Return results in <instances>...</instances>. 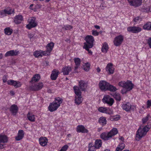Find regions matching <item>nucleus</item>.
Masks as SVG:
<instances>
[{
  "label": "nucleus",
  "instance_id": "20e7f679",
  "mask_svg": "<svg viewBox=\"0 0 151 151\" xmlns=\"http://www.w3.org/2000/svg\"><path fill=\"white\" fill-rule=\"evenodd\" d=\"M86 42L84 43V46L85 48H87V46H88L89 48H92L93 45V42L94 41L93 37L91 35H87L85 38Z\"/></svg>",
  "mask_w": 151,
  "mask_h": 151
},
{
  "label": "nucleus",
  "instance_id": "a878e982",
  "mask_svg": "<svg viewBox=\"0 0 151 151\" xmlns=\"http://www.w3.org/2000/svg\"><path fill=\"white\" fill-rule=\"evenodd\" d=\"M79 85L81 91H84L86 88L87 84L84 81L81 80L79 82Z\"/></svg>",
  "mask_w": 151,
  "mask_h": 151
},
{
  "label": "nucleus",
  "instance_id": "412c9836",
  "mask_svg": "<svg viewBox=\"0 0 151 151\" xmlns=\"http://www.w3.org/2000/svg\"><path fill=\"white\" fill-rule=\"evenodd\" d=\"M19 53V51L17 50H12L7 52L5 54V56L7 57L9 56H16Z\"/></svg>",
  "mask_w": 151,
  "mask_h": 151
},
{
  "label": "nucleus",
  "instance_id": "0eeeda50",
  "mask_svg": "<svg viewBox=\"0 0 151 151\" xmlns=\"http://www.w3.org/2000/svg\"><path fill=\"white\" fill-rule=\"evenodd\" d=\"M28 24L26 26V28L29 29L34 28L37 25V23L36 21L35 17H31L27 20Z\"/></svg>",
  "mask_w": 151,
  "mask_h": 151
},
{
  "label": "nucleus",
  "instance_id": "052dcab7",
  "mask_svg": "<svg viewBox=\"0 0 151 151\" xmlns=\"http://www.w3.org/2000/svg\"><path fill=\"white\" fill-rule=\"evenodd\" d=\"M94 27L96 29H100V27L98 25H96L94 26Z\"/></svg>",
  "mask_w": 151,
  "mask_h": 151
},
{
  "label": "nucleus",
  "instance_id": "b1692460",
  "mask_svg": "<svg viewBox=\"0 0 151 151\" xmlns=\"http://www.w3.org/2000/svg\"><path fill=\"white\" fill-rule=\"evenodd\" d=\"M24 133L22 130H19L18 131L17 136L15 137V139L17 141H19L22 139L24 137Z\"/></svg>",
  "mask_w": 151,
  "mask_h": 151
},
{
  "label": "nucleus",
  "instance_id": "cd10ccee",
  "mask_svg": "<svg viewBox=\"0 0 151 151\" xmlns=\"http://www.w3.org/2000/svg\"><path fill=\"white\" fill-rule=\"evenodd\" d=\"M71 70V67L69 66H65L62 68V72L64 75H68Z\"/></svg>",
  "mask_w": 151,
  "mask_h": 151
},
{
  "label": "nucleus",
  "instance_id": "f704fd0d",
  "mask_svg": "<svg viewBox=\"0 0 151 151\" xmlns=\"http://www.w3.org/2000/svg\"><path fill=\"white\" fill-rule=\"evenodd\" d=\"M109 132L111 138L118 133V131L116 128H114Z\"/></svg>",
  "mask_w": 151,
  "mask_h": 151
},
{
  "label": "nucleus",
  "instance_id": "a19ab883",
  "mask_svg": "<svg viewBox=\"0 0 151 151\" xmlns=\"http://www.w3.org/2000/svg\"><path fill=\"white\" fill-rule=\"evenodd\" d=\"M124 147L125 145L124 143H120L118 145L115 151H121Z\"/></svg>",
  "mask_w": 151,
  "mask_h": 151
},
{
  "label": "nucleus",
  "instance_id": "4c0bfd02",
  "mask_svg": "<svg viewBox=\"0 0 151 151\" xmlns=\"http://www.w3.org/2000/svg\"><path fill=\"white\" fill-rule=\"evenodd\" d=\"M5 33L7 35H11L12 32L13 30L10 27H8L5 28L4 29Z\"/></svg>",
  "mask_w": 151,
  "mask_h": 151
},
{
  "label": "nucleus",
  "instance_id": "39448f33",
  "mask_svg": "<svg viewBox=\"0 0 151 151\" xmlns=\"http://www.w3.org/2000/svg\"><path fill=\"white\" fill-rule=\"evenodd\" d=\"M103 103L107 104L109 106H112L114 102V99L110 96L107 95H105L102 99Z\"/></svg>",
  "mask_w": 151,
  "mask_h": 151
},
{
  "label": "nucleus",
  "instance_id": "72a5a7b5",
  "mask_svg": "<svg viewBox=\"0 0 151 151\" xmlns=\"http://www.w3.org/2000/svg\"><path fill=\"white\" fill-rule=\"evenodd\" d=\"M102 141L100 139H97L95 142V145L94 147L96 148H99L101 147L102 145Z\"/></svg>",
  "mask_w": 151,
  "mask_h": 151
},
{
  "label": "nucleus",
  "instance_id": "a18cd8bd",
  "mask_svg": "<svg viewBox=\"0 0 151 151\" xmlns=\"http://www.w3.org/2000/svg\"><path fill=\"white\" fill-rule=\"evenodd\" d=\"M143 28L145 29L151 30V22H147L144 25Z\"/></svg>",
  "mask_w": 151,
  "mask_h": 151
},
{
  "label": "nucleus",
  "instance_id": "423d86ee",
  "mask_svg": "<svg viewBox=\"0 0 151 151\" xmlns=\"http://www.w3.org/2000/svg\"><path fill=\"white\" fill-rule=\"evenodd\" d=\"M122 109L127 112L130 111H134L136 109L135 105H132L130 103L127 102L123 104L122 105Z\"/></svg>",
  "mask_w": 151,
  "mask_h": 151
},
{
  "label": "nucleus",
  "instance_id": "aec40b11",
  "mask_svg": "<svg viewBox=\"0 0 151 151\" xmlns=\"http://www.w3.org/2000/svg\"><path fill=\"white\" fill-rule=\"evenodd\" d=\"M43 86V85L42 83H39L32 86L30 87V89L32 91H38L41 89Z\"/></svg>",
  "mask_w": 151,
  "mask_h": 151
},
{
  "label": "nucleus",
  "instance_id": "1a4fd4ad",
  "mask_svg": "<svg viewBox=\"0 0 151 151\" xmlns=\"http://www.w3.org/2000/svg\"><path fill=\"white\" fill-rule=\"evenodd\" d=\"M8 140V137L5 135L0 134V149H3L5 144L7 143Z\"/></svg>",
  "mask_w": 151,
  "mask_h": 151
},
{
  "label": "nucleus",
  "instance_id": "de8ad7c7",
  "mask_svg": "<svg viewBox=\"0 0 151 151\" xmlns=\"http://www.w3.org/2000/svg\"><path fill=\"white\" fill-rule=\"evenodd\" d=\"M40 78V75L38 74H36L33 77L32 81H39Z\"/></svg>",
  "mask_w": 151,
  "mask_h": 151
},
{
  "label": "nucleus",
  "instance_id": "8fccbe9b",
  "mask_svg": "<svg viewBox=\"0 0 151 151\" xmlns=\"http://www.w3.org/2000/svg\"><path fill=\"white\" fill-rule=\"evenodd\" d=\"M88 151H96V148L92 144H89L88 146Z\"/></svg>",
  "mask_w": 151,
  "mask_h": 151
},
{
  "label": "nucleus",
  "instance_id": "7c9ffc66",
  "mask_svg": "<svg viewBox=\"0 0 151 151\" xmlns=\"http://www.w3.org/2000/svg\"><path fill=\"white\" fill-rule=\"evenodd\" d=\"M28 119L30 122H34L35 121V115L32 113L29 112L27 115Z\"/></svg>",
  "mask_w": 151,
  "mask_h": 151
},
{
  "label": "nucleus",
  "instance_id": "6e6552de",
  "mask_svg": "<svg viewBox=\"0 0 151 151\" xmlns=\"http://www.w3.org/2000/svg\"><path fill=\"white\" fill-rule=\"evenodd\" d=\"M124 40L123 35H120L116 36L113 40L114 45L116 47L120 46Z\"/></svg>",
  "mask_w": 151,
  "mask_h": 151
},
{
  "label": "nucleus",
  "instance_id": "09e8293b",
  "mask_svg": "<svg viewBox=\"0 0 151 151\" xmlns=\"http://www.w3.org/2000/svg\"><path fill=\"white\" fill-rule=\"evenodd\" d=\"M108 90L111 91H115L117 90L116 88L109 83V85L108 86Z\"/></svg>",
  "mask_w": 151,
  "mask_h": 151
},
{
  "label": "nucleus",
  "instance_id": "7ed1b4c3",
  "mask_svg": "<svg viewBox=\"0 0 151 151\" xmlns=\"http://www.w3.org/2000/svg\"><path fill=\"white\" fill-rule=\"evenodd\" d=\"M63 102V100L60 97L55 98V100L50 103L48 109L50 112H53L56 111L60 106V104Z\"/></svg>",
  "mask_w": 151,
  "mask_h": 151
},
{
  "label": "nucleus",
  "instance_id": "603ef678",
  "mask_svg": "<svg viewBox=\"0 0 151 151\" xmlns=\"http://www.w3.org/2000/svg\"><path fill=\"white\" fill-rule=\"evenodd\" d=\"M133 20L134 22H138L141 21V18L140 17H137L134 18Z\"/></svg>",
  "mask_w": 151,
  "mask_h": 151
},
{
  "label": "nucleus",
  "instance_id": "4be33fe9",
  "mask_svg": "<svg viewBox=\"0 0 151 151\" xmlns=\"http://www.w3.org/2000/svg\"><path fill=\"white\" fill-rule=\"evenodd\" d=\"M39 141L40 145L43 147L46 146L48 142V139L45 137H40Z\"/></svg>",
  "mask_w": 151,
  "mask_h": 151
},
{
  "label": "nucleus",
  "instance_id": "f03ea898",
  "mask_svg": "<svg viewBox=\"0 0 151 151\" xmlns=\"http://www.w3.org/2000/svg\"><path fill=\"white\" fill-rule=\"evenodd\" d=\"M150 127L148 125H146L143 127H140L138 129L136 135L135 139L139 141L147 134L150 129Z\"/></svg>",
  "mask_w": 151,
  "mask_h": 151
},
{
  "label": "nucleus",
  "instance_id": "9d476101",
  "mask_svg": "<svg viewBox=\"0 0 151 151\" xmlns=\"http://www.w3.org/2000/svg\"><path fill=\"white\" fill-rule=\"evenodd\" d=\"M109 83L105 81H101L99 83V86L100 89L103 91H106L108 90V86Z\"/></svg>",
  "mask_w": 151,
  "mask_h": 151
},
{
  "label": "nucleus",
  "instance_id": "49530a36",
  "mask_svg": "<svg viewBox=\"0 0 151 151\" xmlns=\"http://www.w3.org/2000/svg\"><path fill=\"white\" fill-rule=\"evenodd\" d=\"M151 117L149 115H148L147 116L142 119V122L143 124L146 123L148 121L151 119Z\"/></svg>",
  "mask_w": 151,
  "mask_h": 151
},
{
  "label": "nucleus",
  "instance_id": "69168bd1",
  "mask_svg": "<svg viewBox=\"0 0 151 151\" xmlns=\"http://www.w3.org/2000/svg\"><path fill=\"white\" fill-rule=\"evenodd\" d=\"M102 127L98 128V129L97 131L98 132H100L102 130Z\"/></svg>",
  "mask_w": 151,
  "mask_h": 151
},
{
  "label": "nucleus",
  "instance_id": "c85d7f7f",
  "mask_svg": "<svg viewBox=\"0 0 151 151\" xmlns=\"http://www.w3.org/2000/svg\"><path fill=\"white\" fill-rule=\"evenodd\" d=\"M59 72L58 70L54 69L52 72L51 75V78L52 80H55L57 78L59 74Z\"/></svg>",
  "mask_w": 151,
  "mask_h": 151
},
{
  "label": "nucleus",
  "instance_id": "f8f14e48",
  "mask_svg": "<svg viewBox=\"0 0 151 151\" xmlns=\"http://www.w3.org/2000/svg\"><path fill=\"white\" fill-rule=\"evenodd\" d=\"M7 84L9 85L12 86L16 88L20 87L22 85V83L20 82L13 80H8Z\"/></svg>",
  "mask_w": 151,
  "mask_h": 151
},
{
  "label": "nucleus",
  "instance_id": "dca6fc26",
  "mask_svg": "<svg viewBox=\"0 0 151 151\" xmlns=\"http://www.w3.org/2000/svg\"><path fill=\"white\" fill-rule=\"evenodd\" d=\"M100 137L104 140H108L111 138L109 132H103L100 134Z\"/></svg>",
  "mask_w": 151,
  "mask_h": 151
},
{
  "label": "nucleus",
  "instance_id": "f257e3e1",
  "mask_svg": "<svg viewBox=\"0 0 151 151\" xmlns=\"http://www.w3.org/2000/svg\"><path fill=\"white\" fill-rule=\"evenodd\" d=\"M118 84L119 86L123 88L121 90L122 94L126 93L127 92L131 91L134 86V85L132 81L129 80L121 81Z\"/></svg>",
  "mask_w": 151,
  "mask_h": 151
},
{
  "label": "nucleus",
  "instance_id": "5fc2aeb1",
  "mask_svg": "<svg viewBox=\"0 0 151 151\" xmlns=\"http://www.w3.org/2000/svg\"><path fill=\"white\" fill-rule=\"evenodd\" d=\"M147 41L149 47L151 48V37H149L148 39H147Z\"/></svg>",
  "mask_w": 151,
  "mask_h": 151
},
{
  "label": "nucleus",
  "instance_id": "680f3d73",
  "mask_svg": "<svg viewBox=\"0 0 151 151\" xmlns=\"http://www.w3.org/2000/svg\"><path fill=\"white\" fill-rule=\"evenodd\" d=\"M10 94L11 96H13L14 94V93L13 91H10Z\"/></svg>",
  "mask_w": 151,
  "mask_h": 151
},
{
  "label": "nucleus",
  "instance_id": "e433bc0d",
  "mask_svg": "<svg viewBox=\"0 0 151 151\" xmlns=\"http://www.w3.org/2000/svg\"><path fill=\"white\" fill-rule=\"evenodd\" d=\"M73 89L76 95H81V91L77 86H75L73 87Z\"/></svg>",
  "mask_w": 151,
  "mask_h": 151
},
{
  "label": "nucleus",
  "instance_id": "c9c22d12",
  "mask_svg": "<svg viewBox=\"0 0 151 151\" xmlns=\"http://www.w3.org/2000/svg\"><path fill=\"white\" fill-rule=\"evenodd\" d=\"M112 96L117 101H119L121 100V96L119 93H115L112 95Z\"/></svg>",
  "mask_w": 151,
  "mask_h": 151
},
{
  "label": "nucleus",
  "instance_id": "37998d69",
  "mask_svg": "<svg viewBox=\"0 0 151 151\" xmlns=\"http://www.w3.org/2000/svg\"><path fill=\"white\" fill-rule=\"evenodd\" d=\"M74 61L76 66L75 67V70H76L78 67L80 65L81 62V59L78 58H76L74 59Z\"/></svg>",
  "mask_w": 151,
  "mask_h": 151
},
{
  "label": "nucleus",
  "instance_id": "a211bd4d",
  "mask_svg": "<svg viewBox=\"0 0 151 151\" xmlns=\"http://www.w3.org/2000/svg\"><path fill=\"white\" fill-rule=\"evenodd\" d=\"M76 131L78 132H81L83 133H88V130L82 125L78 126L76 127Z\"/></svg>",
  "mask_w": 151,
  "mask_h": 151
},
{
  "label": "nucleus",
  "instance_id": "bb28decb",
  "mask_svg": "<svg viewBox=\"0 0 151 151\" xmlns=\"http://www.w3.org/2000/svg\"><path fill=\"white\" fill-rule=\"evenodd\" d=\"M83 101L81 95H76L75 96V103L77 105H79L81 104Z\"/></svg>",
  "mask_w": 151,
  "mask_h": 151
},
{
  "label": "nucleus",
  "instance_id": "c03bdc74",
  "mask_svg": "<svg viewBox=\"0 0 151 151\" xmlns=\"http://www.w3.org/2000/svg\"><path fill=\"white\" fill-rule=\"evenodd\" d=\"M120 118L119 115H117L115 116H110V119L111 121H116L119 120Z\"/></svg>",
  "mask_w": 151,
  "mask_h": 151
},
{
  "label": "nucleus",
  "instance_id": "4468645a",
  "mask_svg": "<svg viewBox=\"0 0 151 151\" xmlns=\"http://www.w3.org/2000/svg\"><path fill=\"white\" fill-rule=\"evenodd\" d=\"M54 45V43L53 42H51L47 44L46 48V51H45V55H49L52 51Z\"/></svg>",
  "mask_w": 151,
  "mask_h": 151
},
{
  "label": "nucleus",
  "instance_id": "6ab92c4d",
  "mask_svg": "<svg viewBox=\"0 0 151 151\" xmlns=\"http://www.w3.org/2000/svg\"><path fill=\"white\" fill-rule=\"evenodd\" d=\"M141 30V28L139 27H129L127 28L128 31L134 33H137L139 32Z\"/></svg>",
  "mask_w": 151,
  "mask_h": 151
},
{
  "label": "nucleus",
  "instance_id": "ea45409f",
  "mask_svg": "<svg viewBox=\"0 0 151 151\" xmlns=\"http://www.w3.org/2000/svg\"><path fill=\"white\" fill-rule=\"evenodd\" d=\"M141 11L144 12H151V7L144 6L142 7L141 9Z\"/></svg>",
  "mask_w": 151,
  "mask_h": 151
},
{
  "label": "nucleus",
  "instance_id": "e2e57ef3",
  "mask_svg": "<svg viewBox=\"0 0 151 151\" xmlns=\"http://www.w3.org/2000/svg\"><path fill=\"white\" fill-rule=\"evenodd\" d=\"M96 70L99 73L101 71V69L99 67H98L96 69Z\"/></svg>",
  "mask_w": 151,
  "mask_h": 151
},
{
  "label": "nucleus",
  "instance_id": "0e129e2a",
  "mask_svg": "<svg viewBox=\"0 0 151 151\" xmlns=\"http://www.w3.org/2000/svg\"><path fill=\"white\" fill-rule=\"evenodd\" d=\"M119 139L121 140L122 141H123L124 140V138L122 137H119Z\"/></svg>",
  "mask_w": 151,
  "mask_h": 151
},
{
  "label": "nucleus",
  "instance_id": "2f4dec72",
  "mask_svg": "<svg viewBox=\"0 0 151 151\" xmlns=\"http://www.w3.org/2000/svg\"><path fill=\"white\" fill-rule=\"evenodd\" d=\"M10 110L14 115H15L18 110L17 106L14 104L12 105L10 108Z\"/></svg>",
  "mask_w": 151,
  "mask_h": 151
},
{
  "label": "nucleus",
  "instance_id": "473e14b6",
  "mask_svg": "<svg viewBox=\"0 0 151 151\" xmlns=\"http://www.w3.org/2000/svg\"><path fill=\"white\" fill-rule=\"evenodd\" d=\"M109 49V46L106 42H104L102 45L101 50L102 52L106 53L107 52Z\"/></svg>",
  "mask_w": 151,
  "mask_h": 151
},
{
  "label": "nucleus",
  "instance_id": "864d4df0",
  "mask_svg": "<svg viewBox=\"0 0 151 151\" xmlns=\"http://www.w3.org/2000/svg\"><path fill=\"white\" fill-rule=\"evenodd\" d=\"M34 5L33 4H32L30 5L29 8L30 9L33 10L35 12H36L37 11L36 9V6H35L34 7H33Z\"/></svg>",
  "mask_w": 151,
  "mask_h": 151
},
{
  "label": "nucleus",
  "instance_id": "c756f323",
  "mask_svg": "<svg viewBox=\"0 0 151 151\" xmlns=\"http://www.w3.org/2000/svg\"><path fill=\"white\" fill-rule=\"evenodd\" d=\"M28 36L31 41H33L38 38L37 36L33 32L28 33Z\"/></svg>",
  "mask_w": 151,
  "mask_h": 151
},
{
  "label": "nucleus",
  "instance_id": "79ce46f5",
  "mask_svg": "<svg viewBox=\"0 0 151 151\" xmlns=\"http://www.w3.org/2000/svg\"><path fill=\"white\" fill-rule=\"evenodd\" d=\"M99 123L102 125H105L106 123V118L104 116L100 117L99 119Z\"/></svg>",
  "mask_w": 151,
  "mask_h": 151
},
{
  "label": "nucleus",
  "instance_id": "4d7b16f0",
  "mask_svg": "<svg viewBox=\"0 0 151 151\" xmlns=\"http://www.w3.org/2000/svg\"><path fill=\"white\" fill-rule=\"evenodd\" d=\"M87 48H85L84 47H83V48L88 51V53L90 55H92V52L91 50H89V49L91 48H89L88 47V46H87Z\"/></svg>",
  "mask_w": 151,
  "mask_h": 151
},
{
  "label": "nucleus",
  "instance_id": "f3484780",
  "mask_svg": "<svg viewBox=\"0 0 151 151\" xmlns=\"http://www.w3.org/2000/svg\"><path fill=\"white\" fill-rule=\"evenodd\" d=\"M130 5L135 6H139L142 3V0H127Z\"/></svg>",
  "mask_w": 151,
  "mask_h": 151
},
{
  "label": "nucleus",
  "instance_id": "393cba45",
  "mask_svg": "<svg viewBox=\"0 0 151 151\" xmlns=\"http://www.w3.org/2000/svg\"><path fill=\"white\" fill-rule=\"evenodd\" d=\"M45 54V51H42L41 50H36L33 52V55L35 57H42V55H45L44 54Z\"/></svg>",
  "mask_w": 151,
  "mask_h": 151
},
{
  "label": "nucleus",
  "instance_id": "338daca9",
  "mask_svg": "<svg viewBox=\"0 0 151 151\" xmlns=\"http://www.w3.org/2000/svg\"><path fill=\"white\" fill-rule=\"evenodd\" d=\"M3 58V55L1 53H0V59H1Z\"/></svg>",
  "mask_w": 151,
  "mask_h": 151
},
{
  "label": "nucleus",
  "instance_id": "6e6d98bb",
  "mask_svg": "<svg viewBox=\"0 0 151 151\" xmlns=\"http://www.w3.org/2000/svg\"><path fill=\"white\" fill-rule=\"evenodd\" d=\"M92 34L95 36H98L99 34V32H97L95 30H92Z\"/></svg>",
  "mask_w": 151,
  "mask_h": 151
},
{
  "label": "nucleus",
  "instance_id": "3c124183",
  "mask_svg": "<svg viewBox=\"0 0 151 151\" xmlns=\"http://www.w3.org/2000/svg\"><path fill=\"white\" fill-rule=\"evenodd\" d=\"M65 30H70L73 28V27L70 25H67L64 26V27H63Z\"/></svg>",
  "mask_w": 151,
  "mask_h": 151
},
{
  "label": "nucleus",
  "instance_id": "5701e85b",
  "mask_svg": "<svg viewBox=\"0 0 151 151\" xmlns=\"http://www.w3.org/2000/svg\"><path fill=\"white\" fill-rule=\"evenodd\" d=\"M23 20V18L21 15H18L16 16L14 18V23L18 24L21 23Z\"/></svg>",
  "mask_w": 151,
  "mask_h": 151
},
{
  "label": "nucleus",
  "instance_id": "58836bf2",
  "mask_svg": "<svg viewBox=\"0 0 151 151\" xmlns=\"http://www.w3.org/2000/svg\"><path fill=\"white\" fill-rule=\"evenodd\" d=\"M90 64L88 62L84 63L83 65V69L86 71H89L90 69Z\"/></svg>",
  "mask_w": 151,
  "mask_h": 151
},
{
  "label": "nucleus",
  "instance_id": "ddd939ff",
  "mask_svg": "<svg viewBox=\"0 0 151 151\" xmlns=\"http://www.w3.org/2000/svg\"><path fill=\"white\" fill-rule=\"evenodd\" d=\"M14 12V10L9 8L0 11V17H2L6 16V14H10Z\"/></svg>",
  "mask_w": 151,
  "mask_h": 151
},
{
  "label": "nucleus",
  "instance_id": "774afa93",
  "mask_svg": "<svg viewBox=\"0 0 151 151\" xmlns=\"http://www.w3.org/2000/svg\"><path fill=\"white\" fill-rule=\"evenodd\" d=\"M104 151H110V150L109 149H106L104 150Z\"/></svg>",
  "mask_w": 151,
  "mask_h": 151
},
{
  "label": "nucleus",
  "instance_id": "13d9d810",
  "mask_svg": "<svg viewBox=\"0 0 151 151\" xmlns=\"http://www.w3.org/2000/svg\"><path fill=\"white\" fill-rule=\"evenodd\" d=\"M8 79L7 77L6 76H3L2 78V80L3 81L4 83H6V82H7V80Z\"/></svg>",
  "mask_w": 151,
  "mask_h": 151
},
{
  "label": "nucleus",
  "instance_id": "2eb2a0df",
  "mask_svg": "<svg viewBox=\"0 0 151 151\" xmlns=\"http://www.w3.org/2000/svg\"><path fill=\"white\" fill-rule=\"evenodd\" d=\"M106 70L109 74H112L114 73V68L112 63H109L106 68Z\"/></svg>",
  "mask_w": 151,
  "mask_h": 151
},
{
  "label": "nucleus",
  "instance_id": "bf43d9fd",
  "mask_svg": "<svg viewBox=\"0 0 151 151\" xmlns=\"http://www.w3.org/2000/svg\"><path fill=\"white\" fill-rule=\"evenodd\" d=\"M147 108H150L151 106V100H148L147 103Z\"/></svg>",
  "mask_w": 151,
  "mask_h": 151
},
{
  "label": "nucleus",
  "instance_id": "9b49d317",
  "mask_svg": "<svg viewBox=\"0 0 151 151\" xmlns=\"http://www.w3.org/2000/svg\"><path fill=\"white\" fill-rule=\"evenodd\" d=\"M99 111L109 114H113V110L109 107H100L98 108Z\"/></svg>",
  "mask_w": 151,
  "mask_h": 151
}]
</instances>
